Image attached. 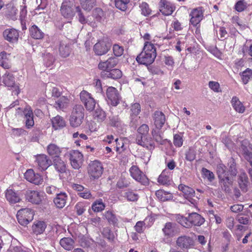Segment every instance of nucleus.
Returning a JSON list of instances; mask_svg holds the SVG:
<instances>
[{
    "label": "nucleus",
    "instance_id": "1",
    "mask_svg": "<svg viewBox=\"0 0 252 252\" xmlns=\"http://www.w3.org/2000/svg\"><path fill=\"white\" fill-rule=\"evenodd\" d=\"M156 44L157 43L155 39L150 42L146 41L144 43L143 51L137 57L136 61L139 63L146 65L152 63L157 56L156 49L155 47Z\"/></svg>",
    "mask_w": 252,
    "mask_h": 252
},
{
    "label": "nucleus",
    "instance_id": "2",
    "mask_svg": "<svg viewBox=\"0 0 252 252\" xmlns=\"http://www.w3.org/2000/svg\"><path fill=\"white\" fill-rule=\"evenodd\" d=\"M177 220L182 226L189 228L192 225L200 226L204 222V219L196 213L190 214L188 218L179 215Z\"/></svg>",
    "mask_w": 252,
    "mask_h": 252
},
{
    "label": "nucleus",
    "instance_id": "3",
    "mask_svg": "<svg viewBox=\"0 0 252 252\" xmlns=\"http://www.w3.org/2000/svg\"><path fill=\"white\" fill-rule=\"evenodd\" d=\"M84 119V108L79 105L75 106L69 119V124L72 127H77L81 125Z\"/></svg>",
    "mask_w": 252,
    "mask_h": 252
},
{
    "label": "nucleus",
    "instance_id": "4",
    "mask_svg": "<svg viewBox=\"0 0 252 252\" xmlns=\"http://www.w3.org/2000/svg\"><path fill=\"white\" fill-rule=\"evenodd\" d=\"M103 167L100 161L95 160L91 161L88 167V173L92 180L97 179L101 177Z\"/></svg>",
    "mask_w": 252,
    "mask_h": 252
},
{
    "label": "nucleus",
    "instance_id": "5",
    "mask_svg": "<svg viewBox=\"0 0 252 252\" xmlns=\"http://www.w3.org/2000/svg\"><path fill=\"white\" fill-rule=\"evenodd\" d=\"M217 174L225 190H228V188L232 184V180L229 177L228 172L226 170L225 166L221 163L218 165L217 167Z\"/></svg>",
    "mask_w": 252,
    "mask_h": 252
},
{
    "label": "nucleus",
    "instance_id": "6",
    "mask_svg": "<svg viewBox=\"0 0 252 252\" xmlns=\"http://www.w3.org/2000/svg\"><path fill=\"white\" fill-rule=\"evenodd\" d=\"M111 44L107 38H103L98 41L94 46L95 54L101 56L106 54L110 50Z\"/></svg>",
    "mask_w": 252,
    "mask_h": 252
},
{
    "label": "nucleus",
    "instance_id": "7",
    "mask_svg": "<svg viewBox=\"0 0 252 252\" xmlns=\"http://www.w3.org/2000/svg\"><path fill=\"white\" fill-rule=\"evenodd\" d=\"M131 177L137 182L143 185L149 183V180L146 176L139 169L136 165H132L129 170Z\"/></svg>",
    "mask_w": 252,
    "mask_h": 252
},
{
    "label": "nucleus",
    "instance_id": "8",
    "mask_svg": "<svg viewBox=\"0 0 252 252\" xmlns=\"http://www.w3.org/2000/svg\"><path fill=\"white\" fill-rule=\"evenodd\" d=\"M80 97L87 110L91 111L94 109L96 101L90 93L86 91H82L80 94Z\"/></svg>",
    "mask_w": 252,
    "mask_h": 252
},
{
    "label": "nucleus",
    "instance_id": "9",
    "mask_svg": "<svg viewBox=\"0 0 252 252\" xmlns=\"http://www.w3.org/2000/svg\"><path fill=\"white\" fill-rule=\"evenodd\" d=\"M1 81L9 89L12 90V95H18L19 93V89L18 85L15 84V79L12 74L5 73L1 78Z\"/></svg>",
    "mask_w": 252,
    "mask_h": 252
},
{
    "label": "nucleus",
    "instance_id": "10",
    "mask_svg": "<svg viewBox=\"0 0 252 252\" xmlns=\"http://www.w3.org/2000/svg\"><path fill=\"white\" fill-rule=\"evenodd\" d=\"M204 11L202 7L193 9L189 14L190 23L194 27H197L204 18Z\"/></svg>",
    "mask_w": 252,
    "mask_h": 252
},
{
    "label": "nucleus",
    "instance_id": "11",
    "mask_svg": "<svg viewBox=\"0 0 252 252\" xmlns=\"http://www.w3.org/2000/svg\"><path fill=\"white\" fill-rule=\"evenodd\" d=\"M106 95L107 101L111 105L117 106L121 99L118 90L114 87H109L107 89Z\"/></svg>",
    "mask_w": 252,
    "mask_h": 252
},
{
    "label": "nucleus",
    "instance_id": "12",
    "mask_svg": "<svg viewBox=\"0 0 252 252\" xmlns=\"http://www.w3.org/2000/svg\"><path fill=\"white\" fill-rule=\"evenodd\" d=\"M70 164L74 169H78L81 166L83 161V156L78 151H72L70 154Z\"/></svg>",
    "mask_w": 252,
    "mask_h": 252
},
{
    "label": "nucleus",
    "instance_id": "13",
    "mask_svg": "<svg viewBox=\"0 0 252 252\" xmlns=\"http://www.w3.org/2000/svg\"><path fill=\"white\" fill-rule=\"evenodd\" d=\"M118 63V59L115 57H110L106 61L100 62L98 65L99 69L107 72L115 67Z\"/></svg>",
    "mask_w": 252,
    "mask_h": 252
},
{
    "label": "nucleus",
    "instance_id": "14",
    "mask_svg": "<svg viewBox=\"0 0 252 252\" xmlns=\"http://www.w3.org/2000/svg\"><path fill=\"white\" fill-rule=\"evenodd\" d=\"M176 244L181 249H189L193 247L194 241L191 237L184 235L177 238Z\"/></svg>",
    "mask_w": 252,
    "mask_h": 252
},
{
    "label": "nucleus",
    "instance_id": "15",
    "mask_svg": "<svg viewBox=\"0 0 252 252\" xmlns=\"http://www.w3.org/2000/svg\"><path fill=\"white\" fill-rule=\"evenodd\" d=\"M140 111L141 107L139 103H135L131 105L130 114V124L131 126L135 127L136 126L138 123V120L139 118V117H138L137 116L140 112Z\"/></svg>",
    "mask_w": 252,
    "mask_h": 252
},
{
    "label": "nucleus",
    "instance_id": "16",
    "mask_svg": "<svg viewBox=\"0 0 252 252\" xmlns=\"http://www.w3.org/2000/svg\"><path fill=\"white\" fill-rule=\"evenodd\" d=\"M178 189L184 193L185 197L189 202L193 205H195L196 200L192 198V197L194 196L195 192L192 188L184 185L180 184L178 187Z\"/></svg>",
    "mask_w": 252,
    "mask_h": 252
},
{
    "label": "nucleus",
    "instance_id": "17",
    "mask_svg": "<svg viewBox=\"0 0 252 252\" xmlns=\"http://www.w3.org/2000/svg\"><path fill=\"white\" fill-rule=\"evenodd\" d=\"M35 163L38 168L42 170H46L52 163V161L45 154H41L35 157Z\"/></svg>",
    "mask_w": 252,
    "mask_h": 252
},
{
    "label": "nucleus",
    "instance_id": "18",
    "mask_svg": "<svg viewBox=\"0 0 252 252\" xmlns=\"http://www.w3.org/2000/svg\"><path fill=\"white\" fill-rule=\"evenodd\" d=\"M4 38L10 43H16L18 41L19 32L14 29H6L3 32Z\"/></svg>",
    "mask_w": 252,
    "mask_h": 252
},
{
    "label": "nucleus",
    "instance_id": "19",
    "mask_svg": "<svg viewBox=\"0 0 252 252\" xmlns=\"http://www.w3.org/2000/svg\"><path fill=\"white\" fill-rule=\"evenodd\" d=\"M153 122L154 125L158 129H160L165 122V116L160 111H156L153 115Z\"/></svg>",
    "mask_w": 252,
    "mask_h": 252
},
{
    "label": "nucleus",
    "instance_id": "20",
    "mask_svg": "<svg viewBox=\"0 0 252 252\" xmlns=\"http://www.w3.org/2000/svg\"><path fill=\"white\" fill-rule=\"evenodd\" d=\"M160 11L164 15H171L174 10L173 5L166 0H161L159 2Z\"/></svg>",
    "mask_w": 252,
    "mask_h": 252
},
{
    "label": "nucleus",
    "instance_id": "21",
    "mask_svg": "<svg viewBox=\"0 0 252 252\" xmlns=\"http://www.w3.org/2000/svg\"><path fill=\"white\" fill-rule=\"evenodd\" d=\"M63 149L54 143L49 144L47 147L48 154L54 159L60 158L61 153Z\"/></svg>",
    "mask_w": 252,
    "mask_h": 252
},
{
    "label": "nucleus",
    "instance_id": "22",
    "mask_svg": "<svg viewBox=\"0 0 252 252\" xmlns=\"http://www.w3.org/2000/svg\"><path fill=\"white\" fill-rule=\"evenodd\" d=\"M73 5H68L67 2H63L61 7L62 15L65 18L72 19L74 16V12L72 9Z\"/></svg>",
    "mask_w": 252,
    "mask_h": 252
},
{
    "label": "nucleus",
    "instance_id": "23",
    "mask_svg": "<svg viewBox=\"0 0 252 252\" xmlns=\"http://www.w3.org/2000/svg\"><path fill=\"white\" fill-rule=\"evenodd\" d=\"M138 144L147 148L149 150H152L155 148V143L151 137H147L146 136H142L141 139H137Z\"/></svg>",
    "mask_w": 252,
    "mask_h": 252
},
{
    "label": "nucleus",
    "instance_id": "24",
    "mask_svg": "<svg viewBox=\"0 0 252 252\" xmlns=\"http://www.w3.org/2000/svg\"><path fill=\"white\" fill-rule=\"evenodd\" d=\"M171 172L168 169H164L159 176L158 182L163 185L170 184L171 182Z\"/></svg>",
    "mask_w": 252,
    "mask_h": 252
},
{
    "label": "nucleus",
    "instance_id": "25",
    "mask_svg": "<svg viewBox=\"0 0 252 252\" xmlns=\"http://www.w3.org/2000/svg\"><path fill=\"white\" fill-rule=\"evenodd\" d=\"M238 182L241 190L244 192H246L249 185V182L246 173L244 172L240 173L239 175Z\"/></svg>",
    "mask_w": 252,
    "mask_h": 252
},
{
    "label": "nucleus",
    "instance_id": "26",
    "mask_svg": "<svg viewBox=\"0 0 252 252\" xmlns=\"http://www.w3.org/2000/svg\"><path fill=\"white\" fill-rule=\"evenodd\" d=\"M46 227V224L43 221L37 220L32 225V233L36 236L43 233Z\"/></svg>",
    "mask_w": 252,
    "mask_h": 252
},
{
    "label": "nucleus",
    "instance_id": "27",
    "mask_svg": "<svg viewBox=\"0 0 252 252\" xmlns=\"http://www.w3.org/2000/svg\"><path fill=\"white\" fill-rule=\"evenodd\" d=\"M67 199V194L64 192H61L55 198L54 202L58 208H63L65 205Z\"/></svg>",
    "mask_w": 252,
    "mask_h": 252
},
{
    "label": "nucleus",
    "instance_id": "28",
    "mask_svg": "<svg viewBox=\"0 0 252 252\" xmlns=\"http://www.w3.org/2000/svg\"><path fill=\"white\" fill-rule=\"evenodd\" d=\"M10 54L3 51L0 53V66L4 68L8 69L11 67V63L9 57Z\"/></svg>",
    "mask_w": 252,
    "mask_h": 252
},
{
    "label": "nucleus",
    "instance_id": "29",
    "mask_svg": "<svg viewBox=\"0 0 252 252\" xmlns=\"http://www.w3.org/2000/svg\"><path fill=\"white\" fill-rule=\"evenodd\" d=\"M5 197L11 204H15L20 200L19 196L12 189H7L6 190Z\"/></svg>",
    "mask_w": 252,
    "mask_h": 252
},
{
    "label": "nucleus",
    "instance_id": "30",
    "mask_svg": "<svg viewBox=\"0 0 252 252\" xmlns=\"http://www.w3.org/2000/svg\"><path fill=\"white\" fill-rule=\"evenodd\" d=\"M69 100L67 97L63 96L56 101L54 107L57 110L63 111L68 106Z\"/></svg>",
    "mask_w": 252,
    "mask_h": 252
},
{
    "label": "nucleus",
    "instance_id": "31",
    "mask_svg": "<svg viewBox=\"0 0 252 252\" xmlns=\"http://www.w3.org/2000/svg\"><path fill=\"white\" fill-rule=\"evenodd\" d=\"M122 72L118 69H111L107 72H103L101 75L104 77L110 78L113 79H118L122 76Z\"/></svg>",
    "mask_w": 252,
    "mask_h": 252
},
{
    "label": "nucleus",
    "instance_id": "32",
    "mask_svg": "<svg viewBox=\"0 0 252 252\" xmlns=\"http://www.w3.org/2000/svg\"><path fill=\"white\" fill-rule=\"evenodd\" d=\"M52 124L53 127L55 130H57L64 127L65 126V122L62 117L58 115L52 118Z\"/></svg>",
    "mask_w": 252,
    "mask_h": 252
},
{
    "label": "nucleus",
    "instance_id": "33",
    "mask_svg": "<svg viewBox=\"0 0 252 252\" xmlns=\"http://www.w3.org/2000/svg\"><path fill=\"white\" fill-rule=\"evenodd\" d=\"M162 231L166 236H173L176 232L175 224L172 222H167L162 228Z\"/></svg>",
    "mask_w": 252,
    "mask_h": 252
},
{
    "label": "nucleus",
    "instance_id": "34",
    "mask_svg": "<svg viewBox=\"0 0 252 252\" xmlns=\"http://www.w3.org/2000/svg\"><path fill=\"white\" fill-rule=\"evenodd\" d=\"M157 198L161 201H166L172 199L173 195L171 193L165 191L162 189H159L156 192Z\"/></svg>",
    "mask_w": 252,
    "mask_h": 252
},
{
    "label": "nucleus",
    "instance_id": "35",
    "mask_svg": "<svg viewBox=\"0 0 252 252\" xmlns=\"http://www.w3.org/2000/svg\"><path fill=\"white\" fill-rule=\"evenodd\" d=\"M60 244L64 250L70 251L74 247V242L70 238L64 237L61 239Z\"/></svg>",
    "mask_w": 252,
    "mask_h": 252
},
{
    "label": "nucleus",
    "instance_id": "36",
    "mask_svg": "<svg viewBox=\"0 0 252 252\" xmlns=\"http://www.w3.org/2000/svg\"><path fill=\"white\" fill-rule=\"evenodd\" d=\"M53 165L55 169L60 173H64L66 170L65 163L60 158L53 159Z\"/></svg>",
    "mask_w": 252,
    "mask_h": 252
},
{
    "label": "nucleus",
    "instance_id": "37",
    "mask_svg": "<svg viewBox=\"0 0 252 252\" xmlns=\"http://www.w3.org/2000/svg\"><path fill=\"white\" fill-rule=\"evenodd\" d=\"M30 209L29 208L22 209L19 210L17 212V217L19 222L23 225H26L29 223L28 219L23 217L22 216L20 217L21 215H24L26 216V214L29 213Z\"/></svg>",
    "mask_w": 252,
    "mask_h": 252
},
{
    "label": "nucleus",
    "instance_id": "38",
    "mask_svg": "<svg viewBox=\"0 0 252 252\" xmlns=\"http://www.w3.org/2000/svg\"><path fill=\"white\" fill-rule=\"evenodd\" d=\"M231 104L236 111L240 113H242L245 111V108L244 106L236 96L232 97Z\"/></svg>",
    "mask_w": 252,
    "mask_h": 252
},
{
    "label": "nucleus",
    "instance_id": "39",
    "mask_svg": "<svg viewBox=\"0 0 252 252\" xmlns=\"http://www.w3.org/2000/svg\"><path fill=\"white\" fill-rule=\"evenodd\" d=\"M93 118L97 122H102L106 118L105 112L100 108H96L93 113Z\"/></svg>",
    "mask_w": 252,
    "mask_h": 252
},
{
    "label": "nucleus",
    "instance_id": "40",
    "mask_svg": "<svg viewBox=\"0 0 252 252\" xmlns=\"http://www.w3.org/2000/svg\"><path fill=\"white\" fill-rule=\"evenodd\" d=\"M115 143L116 145V150L120 153L124 151L126 148L127 139L126 138H120V139H116Z\"/></svg>",
    "mask_w": 252,
    "mask_h": 252
},
{
    "label": "nucleus",
    "instance_id": "41",
    "mask_svg": "<svg viewBox=\"0 0 252 252\" xmlns=\"http://www.w3.org/2000/svg\"><path fill=\"white\" fill-rule=\"evenodd\" d=\"M23 115H24V119L26 121V126L27 128H30L32 126L31 119H32V110L31 108H26L23 111Z\"/></svg>",
    "mask_w": 252,
    "mask_h": 252
},
{
    "label": "nucleus",
    "instance_id": "42",
    "mask_svg": "<svg viewBox=\"0 0 252 252\" xmlns=\"http://www.w3.org/2000/svg\"><path fill=\"white\" fill-rule=\"evenodd\" d=\"M93 15L97 21L102 22L104 20L105 17L104 12L100 8H95L93 10Z\"/></svg>",
    "mask_w": 252,
    "mask_h": 252
},
{
    "label": "nucleus",
    "instance_id": "43",
    "mask_svg": "<svg viewBox=\"0 0 252 252\" xmlns=\"http://www.w3.org/2000/svg\"><path fill=\"white\" fill-rule=\"evenodd\" d=\"M105 204L102 199H100L94 201L92 206V210L95 212H99L105 208Z\"/></svg>",
    "mask_w": 252,
    "mask_h": 252
},
{
    "label": "nucleus",
    "instance_id": "44",
    "mask_svg": "<svg viewBox=\"0 0 252 252\" xmlns=\"http://www.w3.org/2000/svg\"><path fill=\"white\" fill-rule=\"evenodd\" d=\"M59 52L61 56L63 58L68 57L70 54V48L66 44L62 42L59 47Z\"/></svg>",
    "mask_w": 252,
    "mask_h": 252
},
{
    "label": "nucleus",
    "instance_id": "45",
    "mask_svg": "<svg viewBox=\"0 0 252 252\" xmlns=\"http://www.w3.org/2000/svg\"><path fill=\"white\" fill-rule=\"evenodd\" d=\"M44 195L43 192L32 191V203L40 204L44 198Z\"/></svg>",
    "mask_w": 252,
    "mask_h": 252
},
{
    "label": "nucleus",
    "instance_id": "46",
    "mask_svg": "<svg viewBox=\"0 0 252 252\" xmlns=\"http://www.w3.org/2000/svg\"><path fill=\"white\" fill-rule=\"evenodd\" d=\"M124 197L129 201H135L138 200L139 195L135 191L128 190L125 193Z\"/></svg>",
    "mask_w": 252,
    "mask_h": 252
},
{
    "label": "nucleus",
    "instance_id": "47",
    "mask_svg": "<svg viewBox=\"0 0 252 252\" xmlns=\"http://www.w3.org/2000/svg\"><path fill=\"white\" fill-rule=\"evenodd\" d=\"M82 8L86 10H90L95 3V0H79Z\"/></svg>",
    "mask_w": 252,
    "mask_h": 252
},
{
    "label": "nucleus",
    "instance_id": "48",
    "mask_svg": "<svg viewBox=\"0 0 252 252\" xmlns=\"http://www.w3.org/2000/svg\"><path fill=\"white\" fill-rule=\"evenodd\" d=\"M241 77L243 83L247 84L249 81L252 78V70L247 68L242 73Z\"/></svg>",
    "mask_w": 252,
    "mask_h": 252
},
{
    "label": "nucleus",
    "instance_id": "49",
    "mask_svg": "<svg viewBox=\"0 0 252 252\" xmlns=\"http://www.w3.org/2000/svg\"><path fill=\"white\" fill-rule=\"evenodd\" d=\"M104 217L110 223L115 224L117 223L118 220L112 211H108L106 212L104 214Z\"/></svg>",
    "mask_w": 252,
    "mask_h": 252
},
{
    "label": "nucleus",
    "instance_id": "50",
    "mask_svg": "<svg viewBox=\"0 0 252 252\" xmlns=\"http://www.w3.org/2000/svg\"><path fill=\"white\" fill-rule=\"evenodd\" d=\"M183 134H176L173 137V144L176 147H181L183 143Z\"/></svg>",
    "mask_w": 252,
    "mask_h": 252
},
{
    "label": "nucleus",
    "instance_id": "51",
    "mask_svg": "<svg viewBox=\"0 0 252 252\" xmlns=\"http://www.w3.org/2000/svg\"><path fill=\"white\" fill-rule=\"evenodd\" d=\"M129 0H115L116 7L122 11H125L127 8V5Z\"/></svg>",
    "mask_w": 252,
    "mask_h": 252
},
{
    "label": "nucleus",
    "instance_id": "52",
    "mask_svg": "<svg viewBox=\"0 0 252 252\" xmlns=\"http://www.w3.org/2000/svg\"><path fill=\"white\" fill-rule=\"evenodd\" d=\"M43 33L35 25H32V38L39 39L43 37Z\"/></svg>",
    "mask_w": 252,
    "mask_h": 252
},
{
    "label": "nucleus",
    "instance_id": "53",
    "mask_svg": "<svg viewBox=\"0 0 252 252\" xmlns=\"http://www.w3.org/2000/svg\"><path fill=\"white\" fill-rule=\"evenodd\" d=\"M209 88L215 93L221 92L220 84L216 81H211L208 83Z\"/></svg>",
    "mask_w": 252,
    "mask_h": 252
},
{
    "label": "nucleus",
    "instance_id": "54",
    "mask_svg": "<svg viewBox=\"0 0 252 252\" xmlns=\"http://www.w3.org/2000/svg\"><path fill=\"white\" fill-rule=\"evenodd\" d=\"M228 164L229 166V172L230 175L235 176L237 172L234 159L233 158L230 159Z\"/></svg>",
    "mask_w": 252,
    "mask_h": 252
},
{
    "label": "nucleus",
    "instance_id": "55",
    "mask_svg": "<svg viewBox=\"0 0 252 252\" xmlns=\"http://www.w3.org/2000/svg\"><path fill=\"white\" fill-rule=\"evenodd\" d=\"M139 7L141 9V13L144 16H148L151 14V10L150 9L148 4L144 2H142Z\"/></svg>",
    "mask_w": 252,
    "mask_h": 252
},
{
    "label": "nucleus",
    "instance_id": "56",
    "mask_svg": "<svg viewBox=\"0 0 252 252\" xmlns=\"http://www.w3.org/2000/svg\"><path fill=\"white\" fill-rule=\"evenodd\" d=\"M202 173L203 177L207 179L209 181H212L214 179V174L213 173L206 168H203Z\"/></svg>",
    "mask_w": 252,
    "mask_h": 252
},
{
    "label": "nucleus",
    "instance_id": "57",
    "mask_svg": "<svg viewBox=\"0 0 252 252\" xmlns=\"http://www.w3.org/2000/svg\"><path fill=\"white\" fill-rule=\"evenodd\" d=\"M75 210L78 215H81L86 210V205L83 202H78L75 205Z\"/></svg>",
    "mask_w": 252,
    "mask_h": 252
},
{
    "label": "nucleus",
    "instance_id": "58",
    "mask_svg": "<svg viewBox=\"0 0 252 252\" xmlns=\"http://www.w3.org/2000/svg\"><path fill=\"white\" fill-rule=\"evenodd\" d=\"M44 60L45 64L47 66H51L55 61L54 57L50 53L46 54L45 55Z\"/></svg>",
    "mask_w": 252,
    "mask_h": 252
},
{
    "label": "nucleus",
    "instance_id": "59",
    "mask_svg": "<svg viewBox=\"0 0 252 252\" xmlns=\"http://www.w3.org/2000/svg\"><path fill=\"white\" fill-rule=\"evenodd\" d=\"M247 7V3L244 0L238 1L235 5L236 10L238 12L244 11Z\"/></svg>",
    "mask_w": 252,
    "mask_h": 252
},
{
    "label": "nucleus",
    "instance_id": "60",
    "mask_svg": "<svg viewBox=\"0 0 252 252\" xmlns=\"http://www.w3.org/2000/svg\"><path fill=\"white\" fill-rule=\"evenodd\" d=\"M114 54L117 57L122 56L124 53V48L119 44H114L113 47Z\"/></svg>",
    "mask_w": 252,
    "mask_h": 252
},
{
    "label": "nucleus",
    "instance_id": "61",
    "mask_svg": "<svg viewBox=\"0 0 252 252\" xmlns=\"http://www.w3.org/2000/svg\"><path fill=\"white\" fill-rule=\"evenodd\" d=\"M78 195L80 197L85 199H90L91 198H94V197H92V195L90 191L88 189H85L81 192H78Z\"/></svg>",
    "mask_w": 252,
    "mask_h": 252
},
{
    "label": "nucleus",
    "instance_id": "62",
    "mask_svg": "<svg viewBox=\"0 0 252 252\" xmlns=\"http://www.w3.org/2000/svg\"><path fill=\"white\" fill-rule=\"evenodd\" d=\"M145 223V222L143 221H139L137 222L134 226L135 231L139 233H142L143 232L145 226L146 225Z\"/></svg>",
    "mask_w": 252,
    "mask_h": 252
},
{
    "label": "nucleus",
    "instance_id": "63",
    "mask_svg": "<svg viewBox=\"0 0 252 252\" xmlns=\"http://www.w3.org/2000/svg\"><path fill=\"white\" fill-rule=\"evenodd\" d=\"M152 134L154 139L157 142L160 144H162V137L160 134L159 133L158 131H157L155 129H153L152 131Z\"/></svg>",
    "mask_w": 252,
    "mask_h": 252
},
{
    "label": "nucleus",
    "instance_id": "64",
    "mask_svg": "<svg viewBox=\"0 0 252 252\" xmlns=\"http://www.w3.org/2000/svg\"><path fill=\"white\" fill-rule=\"evenodd\" d=\"M243 152L245 158L252 166V153L249 152L247 148H243Z\"/></svg>",
    "mask_w": 252,
    "mask_h": 252
}]
</instances>
